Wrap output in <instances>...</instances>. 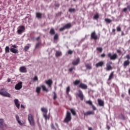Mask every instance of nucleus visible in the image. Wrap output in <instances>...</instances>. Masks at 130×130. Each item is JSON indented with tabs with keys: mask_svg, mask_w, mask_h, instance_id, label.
Listing matches in <instances>:
<instances>
[{
	"mask_svg": "<svg viewBox=\"0 0 130 130\" xmlns=\"http://www.w3.org/2000/svg\"><path fill=\"white\" fill-rule=\"evenodd\" d=\"M0 95L4 96V97H11V94H10L5 88H2L0 89Z\"/></svg>",
	"mask_w": 130,
	"mask_h": 130,
	"instance_id": "f257e3e1",
	"label": "nucleus"
},
{
	"mask_svg": "<svg viewBox=\"0 0 130 130\" xmlns=\"http://www.w3.org/2000/svg\"><path fill=\"white\" fill-rule=\"evenodd\" d=\"M72 120V115L71 114V112H67L66 116L64 119V122L66 123H69L70 121Z\"/></svg>",
	"mask_w": 130,
	"mask_h": 130,
	"instance_id": "f03ea898",
	"label": "nucleus"
},
{
	"mask_svg": "<svg viewBox=\"0 0 130 130\" xmlns=\"http://www.w3.org/2000/svg\"><path fill=\"white\" fill-rule=\"evenodd\" d=\"M0 129L1 130L7 129V124L5 123V120L3 119H0Z\"/></svg>",
	"mask_w": 130,
	"mask_h": 130,
	"instance_id": "7ed1b4c3",
	"label": "nucleus"
},
{
	"mask_svg": "<svg viewBox=\"0 0 130 130\" xmlns=\"http://www.w3.org/2000/svg\"><path fill=\"white\" fill-rule=\"evenodd\" d=\"M108 56L111 59V60H115V59H117L118 57L117 54L116 53H114L112 55L111 53H108Z\"/></svg>",
	"mask_w": 130,
	"mask_h": 130,
	"instance_id": "20e7f679",
	"label": "nucleus"
},
{
	"mask_svg": "<svg viewBox=\"0 0 130 130\" xmlns=\"http://www.w3.org/2000/svg\"><path fill=\"white\" fill-rule=\"evenodd\" d=\"M23 82L22 81L19 82L15 86V90H21L23 87Z\"/></svg>",
	"mask_w": 130,
	"mask_h": 130,
	"instance_id": "39448f33",
	"label": "nucleus"
},
{
	"mask_svg": "<svg viewBox=\"0 0 130 130\" xmlns=\"http://www.w3.org/2000/svg\"><path fill=\"white\" fill-rule=\"evenodd\" d=\"M111 64H112V62L109 61L106 64V71L107 72L109 71H112L113 68L111 67Z\"/></svg>",
	"mask_w": 130,
	"mask_h": 130,
	"instance_id": "423d86ee",
	"label": "nucleus"
},
{
	"mask_svg": "<svg viewBox=\"0 0 130 130\" xmlns=\"http://www.w3.org/2000/svg\"><path fill=\"white\" fill-rule=\"evenodd\" d=\"M91 39H93L94 40H97L99 39L98 36L96 35V32L95 31H92L91 34Z\"/></svg>",
	"mask_w": 130,
	"mask_h": 130,
	"instance_id": "0eeeda50",
	"label": "nucleus"
},
{
	"mask_svg": "<svg viewBox=\"0 0 130 130\" xmlns=\"http://www.w3.org/2000/svg\"><path fill=\"white\" fill-rule=\"evenodd\" d=\"M78 96L80 98L81 101L84 100V94H83V92L81 90H78V93H77Z\"/></svg>",
	"mask_w": 130,
	"mask_h": 130,
	"instance_id": "6e6552de",
	"label": "nucleus"
},
{
	"mask_svg": "<svg viewBox=\"0 0 130 130\" xmlns=\"http://www.w3.org/2000/svg\"><path fill=\"white\" fill-rule=\"evenodd\" d=\"M25 30V26H20L19 29L17 30V33L19 35H21L22 32H24V30Z\"/></svg>",
	"mask_w": 130,
	"mask_h": 130,
	"instance_id": "1a4fd4ad",
	"label": "nucleus"
},
{
	"mask_svg": "<svg viewBox=\"0 0 130 130\" xmlns=\"http://www.w3.org/2000/svg\"><path fill=\"white\" fill-rule=\"evenodd\" d=\"M79 88H80L81 89H82L83 90H86L88 89V85L83 83H81L79 85Z\"/></svg>",
	"mask_w": 130,
	"mask_h": 130,
	"instance_id": "9d476101",
	"label": "nucleus"
},
{
	"mask_svg": "<svg viewBox=\"0 0 130 130\" xmlns=\"http://www.w3.org/2000/svg\"><path fill=\"white\" fill-rule=\"evenodd\" d=\"M28 120L31 125H33V115L31 114H28Z\"/></svg>",
	"mask_w": 130,
	"mask_h": 130,
	"instance_id": "9b49d317",
	"label": "nucleus"
},
{
	"mask_svg": "<svg viewBox=\"0 0 130 130\" xmlns=\"http://www.w3.org/2000/svg\"><path fill=\"white\" fill-rule=\"evenodd\" d=\"M95 112L93 111H88L84 113V116H88V115H94Z\"/></svg>",
	"mask_w": 130,
	"mask_h": 130,
	"instance_id": "f8f14e48",
	"label": "nucleus"
},
{
	"mask_svg": "<svg viewBox=\"0 0 130 130\" xmlns=\"http://www.w3.org/2000/svg\"><path fill=\"white\" fill-rule=\"evenodd\" d=\"M104 66V61H101L95 64V67L96 68H102Z\"/></svg>",
	"mask_w": 130,
	"mask_h": 130,
	"instance_id": "ddd939ff",
	"label": "nucleus"
},
{
	"mask_svg": "<svg viewBox=\"0 0 130 130\" xmlns=\"http://www.w3.org/2000/svg\"><path fill=\"white\" fill-rule=\"evenodd\" d=\"M19 71L20 73H27V68L25 66L21 67L19 68Z\"/></svg>",
	"mask_w": 130,
	"mask_h": 130,
	"instance_id": "4468645a",
	"label": "nucleus"
},
{
	"mask_svg": "<svg viewBox=\"0 0 130 130\" xmlns=\"http://www.w3.org/2000/svg\"><path fill=\"white\" fill-rule=\"evenodd\" d=\"M80 63V58H77L76 60H74L72 62L73 66H78Z\"/></svg>",
	"mask_w": 130,
	"mask_h": 130,
	"instance_id": "2eb2a0df",
	"label": "nucleus"
},
{
	"mask_svg": "<svg viewBox=\"0 0 130 130\" xmlns=\"http://www.w3.org/2000/svg\"><path fill=\"white\" fill-rule=\"evenodd\" d=\"M130 64V61L129 60H126L124 61L123 63V68H126V67H128Z\"/></svg>",
	"mask_w": 130,
	"mask_h": 130,
	"instance_id": "dca6fc26",
	"label": "nucleus"
},
{
	"mask_svg": "<svg viewBox=\"0 0 130 130\" xmlns=\"http://www.w3.org/2000/svg\"><path fill=\"white\" fill-rule=\"evenodd\" d=\"M14 103L15 106L18 108V109H20V104L19 103V100L15 99L14 100Z\"/></svg>",
	"mask_w": 130,
	"mask_h": 130,
	"instance_id": "f3484780",
	"label": "nucleus"
},
{
	"mask_svg": "<svg viewBox=\"0 0 130 130\" xmlns=\"http://www.w3.org/2000/svg\"><path fill=\"white\" fill-rule=\"evenodd\" d=\"M10 51L14 54L19 53V50L15 48H10Z\"/></svg>",
	"mask_w": 130,
	"mask_h": 130,
	"instance_id": "a211bd4d",
	"label": "nucleus"
},
{
	"mask_svg": "<svg viewBox=\"0 0 130 130\" xmlns=\"http://www.w3.org/2000/svg\"><path fill=\"white\" fill-rule=\"evenodd\" d=\"M98 102L100 106H102V107L104 106V101H102V100L99 99L98 100Z\"/></svg>",
	"mask_w": 130,
	"mask_h": 130,
	"instance_id": "6ab92c4d",
	"label": "nucleus"
},
{
	"mask_svg": "<svg viewBox=\"0 0 130 130\" xmlns=\"http://www.w3.org/2000/svg\"><path fill=\"white\" fill-rule=\"evenodd\" d=\"M119 117L120 118V119H121L122 120H125L126 119H127V117H125V116H124V115H123V114L121 113L119 116Z\"/></svg>",
	"mask_w": 130,
	"mask_h": 130,
	"instance_id": "aec40b11",
	"label": "nucleus"
},
{
	"mask_svg": "<svg viewBox=\"0 0 130 130\" xmlns=\"http://www.w3.org/2000/svg\"><path fill=\"white\" fill-rule=\"evenodd\" d=\"M16 119L18 123L20 124V125H23V123L21 122V121L20 120V117H19V115H16L15 116Z\"/></svg>",
	"mask_w": 130,
	"mask_h": 130,
	"instance_id": "412c9836",
	"label": "nucleus"
},
{
	"mask_svg": "<svg viewBox=\"0 0 130 130\" xmlns=\"http://www.w3.org/2000/svg\"><path fill=\"white\" fill-rule=\"evenodd\" d=\"M43 115L45 119V120H49V118H50V115L48 114L47 115V113L46 114H43Z\"/></svg>",
	"mask_w": 130,
	"mask_h": 130,
	"instance_id": "4be33fe9",
	"label": "nucleus"
},
{
	"mask_svg": "<svg viewBox=\"0 0 130 130\" xmlns=\"http://www.w3.org/2000/svg\"><path fill=\"white\" fill-rule=\"evenodd\" d=\"M41 110L42 112H43V114H45L47 113V112H48V110H47L46 108H44V107L41 108Z\"/></svg>",
	"mask_w": 130,
	"mask_h": 130,
	"instance_id": "5701e85b",
	"label": "nucleus"
},
{
	"mask_svg": "<svg viewBox=\"0 0 130 130\" xmlns=\"http://www.w3.org/2000/svg\"><path fill=\"white\" fill-rule=\"evenodd\" d=\"M46 84H47L49 87H51L52 85V80L49 79L48 81H46Z\"/></svg>",
	"mask_w": 130,
	"mask_h": 130,
	"instance_id": "b1692460",
	"label": "nucleus"
},
{
	"mask_svg": "<svg viewBox=\"0 0 130 130\" xmlns=\"http://www.w3.org/2000/svg\"><path fill=\"white\" fill-rule=\"evenodd\" d=\"M114 76V72L113 71L110 74L108 81H110V80H111L112 78H113Z\"/></svg>",
	"mask_w": 130,
	"mask_h": 130,
	"instance_id": "393cba45",
	"label": "nucleus"
},
{
	"mask_svg": "<svg viewBox=\"0 0 130 130\" xmlns=\"http://www.w3.org/2000/svg\"><path fill=\"white\" fill-rule=\"evenodd\" d=\"M36 17L38 19H42V13L40 12H38L36 14Z\"/></svg>",
	"mask_w": 130,
	"mask_h": 130,
	"instance_id": "a878e982",
	"label": "nucleus"
},
{
	"mask_svg": "<svg viewBox=\"0 0 130 130\" xmlns=\"http://www.w3.org/2000/svg\"><path fill=\"white\" fill-rule=\"evenodd\" d=\"M71 27H72V24L71 23H67L66 25H65L64 26V27L65 28V29H70V28H71Z\"/></svg>",
	"mask_w": 130,
	"mask_h": 130,
	"instance_id": "bb28decb",
	"label": "nucleus"
},
{
	"mask_svg": "<svg viewBox=\"0 0 130 130\" xmlns=\"http://www.w3.org/2000/svg\"><path fill=\"white\" fill-rule=\"evenodd\" d=\"M85 67L86 68L87 70H91L92 66H91L90 64L87 63L85 64Z\"/></svg>",
	"mask_w": 130,
	"mask_h": 130,
	"instance_id": "cd10ccee",
	"label": "nucleus"
},
{
	"mask_svg": "<svg viewBox=\"0 0 130 130\" xmlns=\"http://www.w3.org/2000/svg\"><path fill=\"white\" fill-rule=\"evenodd\" d=\"M81 83V81L79 80H76L74 81V82L73 83L74 86H77V85H79V84H80Z\"/></svg>",
	"mask_w": 130,
	"mask_h": 130,
	"instance_id": "c85d7f7f",
	"label": "nucleus"
},
{
	"mask_svg": "<svg viewBox=\"0 0 130 130\" xmlns=\"http://www.w3.org/2000/svg\"><path fill=\"white\" fill-rule=\"evenodd\" d=\"M70 110L71 113H72L73 115H74V116L77 115V113L76 112V111L74 110V109H70Z\"/></svg>",
	"mask_w": 130,
	"mask_h": 130,
	"instance_id": "c756f323",
	"label": "nucleus"
},
{
	"mask_svg": "<svg viewBox=\"0 0 130 130\" xmlns=\"http://www.w3.org/2000/svg\"><path fill=\"white\" fill-rule=\"evenodd\" d=\"M60 55H61V52L57 51L55 53L56 57H58V56H60Z\"/></svg>",
	"mask_w": 130,
	"mask_h": 130,
	"instance_id": "7c9ffc66",
	"label": "nucleus"
},
{
	"mask_svg": "<svg viewBox=\"0 0 130 130\" xmlns=\"http://www.w3.org/2000/svg\"><path fill=\"white\" fill-rule=\"evenodd\" d=\"M93 19V20H98L99 19V14L96 13L95 15H94Z\"/></svg>",
	"mask_w": 130,
	"mask_h": 130,
	"instance_id": "2f4dec72",
	"label": "nucleus"
},
{
	"mask_svg": "<svg viewBox=\"0 0 130 130\" xmlns=\"http://www.w3.org/2000/svg\"><path fill=\"white\" fill-rule=\"evenodd\" d=\"M50 34L51 35H54L55 34V30H54V29L51 28L50 30Z\"/></svg>",
	"mask_w": 130,
	"mask_h": 130,
	"instance_id": "473e14b6",
	"label": "nucleus"
},
{
	"mask_svg": "<svg viewBox=\"0 0 130 130\" xmlns=\"http://www.w3.org/2000/svg\"><path fill=\"white\" fill-rule=\"evenodd\" d=\"M5 52L6 53H10V47L6 46L5 48Z\"/></svg>",
	"mask_w": 130,
	"mask_h": 130,
	"instance_id": "72a5a7b5",
	"label": "nucleus"
},
{
	"mask_svg": "<svg viewBox=\"0 0 130 130\" xmlns=\"http://www.w3.org/2000/svg\"><path fill=\"white\" fill-rule=\"evenodd\" d=\"M85 103L86 104H88V105H90L91 106H92L93 105V103L91 101H86L85 102Z\"/></svg>",
	"mask_w": 130,
	"mask_h": 130,
	"instance_id": "f704fd0d",
	"label": "nucleus"
},
{
	"mask_svg": "<svg viewBox=\"0 0 130 130\" xmlns=\"http://www.w3.org/2000/svg\"><path fill=\"white\" fill-rule=\"evenodd\" d=\"M41 87L43 89V91H46V92H48V89L46 88V87L45 86V85H42Z\"/></svg>",
	"mask_w": 130,
	"mask_h": 130,
	"instance_id": "c9c22d12",
	"label": "nucleus"
},
{
	"mask_svg": "<svg viewBox=\"0 0 130 130\" xmlns=\"http://www.w3.org/2000/svg\"><path fill=\"white\" fill-rule=\"evenodd\" d=\"M41 45V42H38L35 46V48H39L40 47V46Z\"/></svg>",
	"mask_w": 130,
	"mask_h": 130,
	"instance_id": "e433bc0d",
	"label": "nucleus"
},
{
	"mask_svg": "<svg viewBox=\"0 0 130 130\" xmlns=\"http://www.w3.org/2000/svg\"><path fill=\"white\" fill-rule=\"evenodd\" d=\"M70 91H71V87L70 86H68L66 90V93L69 95V93H70Z\"/></svg>",
	"mask_w": 130,
	"mask_h": 130,
	"instance_id": "4c0bfd02",
	"label": "nucleus"
},
{
	"mask_svg": "<svg viewBox=\"0 0 130 130\" xmlns=\"http://www.w3.org/2000/svg\"><path fill=\"white\" fill-rule=\"evenodd\" d=\"M41 90V88L39 87H37L36 88V92H37L38 94H39L40 93V91Z\"/></svg>",
	"mask_w": 130,
	"mask_h": 130,
	"instance_id": "58836bf2",
	"label": "nucleus"
},
{
	"mask_svg": "<svg viewBox=\"0 0 130 130\" xmlns=\"http://www.w3.org/2000/svg\"><path fill=\"white\" fill-rule=\"evenodd\" d=\"M96 50H98V51H99V52H102V51H103V48H102V47H98L96 48Z\"/></svg>",
	"mask_w": 130,
	"mask_h": 130,
	"instance_id": "ea45409f",
	"label": "nucleus"
},
{
	"mask_svg": "<svg viewBox=\"0 0 130 130\" xmlns=\"http://www.w3.org/2000/svg\"><path fill=\"white\" fill-rule=\"evenodd\" d=\"M105 22H106L107 23H111V22H112V21L111 19H109L108 18H106L105 19Z\"/></svg>",
	"mask_w": 130,
	"mask_h": 130,
	"instance_id": "a19ab883",
	"label": "nucleus"
},
{
	"mask_svg": "<svg viewBox=\"0 0 130 130\" xmlns=\"http://www.w3.org/2000/svg\"><path fill=\"white\" fill-rule=\"evenodd\" d=\"M76 11V9H75L74 8H70L69 9V12H70V13H74V12Z\"/></svg>",
	"mask_w": 130,
	"mask_h": 130,
	"instance_id": "79ce46f5",
	"label": "nucleus"
},
{
	"mask_svg": "<svg viewBox=\"0 0 130 130\" xmlns=\"http://www.w3.org/2000/svg\"><path fill=\"white\" fill-rule=\"evenodd\" d=\"M58 39V34H56L54 36V40H57Z\"/></svg>",
	"mask_w": 130,
	"mask_h": 130,
	"instance_id": "37998d69",
	"label": "nucleus"
},
{
	"mask_svg": "<svg viewBox=\"0 0 130 130\" xmlns=\"http://www.w3.org/2000/svg\"><path fill=\"white\" fill-rule=\"evenodd\" d=\"M53 93L54 94L53 100H56V98H57V96L56 95V93H55V92H54V91Z\"/></svg>",
	"mask_w": 130,
	"mask_h": 130,
	"instance_id": "c03bdc74",
	"label": "nucleus"
},
{
	"mask_svg": "<svg viewBox=\"0 0 130 130\" xmlns=\"http://www.w3.org/2000/svg\"><path fill=\"white\" fill-rule=\"evenodd\" d=\"M116 30L117 32H120L121 31V27H120V26H117L116 27Z\"/></svg>",
	"mask_w": 130,
	"mask_h": 130,
	"instance_id": "a18cd8bd",
	"label": "nucleus"
},
{
	"mask_svg": "<svg viewBox=\"0 0 130 130\" xmlns=\"http://www.w3.org/2000/svg\"><path fill=\"white\" fill-rule=\"evenodd\" d=\"M51 128H52V129L56 130V128H55V127H54V125L52 123H51Z\"/></svg>",
	"mask_w": 130,
	"mask_h": 130,
	"instance_id": "49530a36",
	"label": "nucleus"
},
{
	"mask_svg": "<svg viewBox=\"0 0 130 130\" xmlns=\"http://www.w3.org/2000/svg\"><path fill=\"white\" fill-rule=\"evenodd\" d=\"M33 81H34L35 82H36V81H38V77L37 76H35L33 79Z\"/></svg>",
	"mask_w": 130,
	"mask_h": 130,
	"instance_id": "de8ad7c7",
	"label": "nucleus"
},
{
	"mask_svg": "<svg viewBox=\"0 0 130 130\" xmlns=\"http://www.w3.org/2000/svg\"><path fill=\"white\" fill-rule=\"evenodd\" d=\"M29 46H26L24 47V50L25 51H27V50H28V49H29Z\"/></svg>",
	"mask_w": 130,
	"mask_h": 130,
	"instance_id": "09e8293b",
	"label": "nucleus"
},
{
	"mask_svg": "<svg viewBox=\"0 0 130 130\" xmlns=\"http://www.w3.org/2000/svg\"><path fill=\"white\" fill-rule=\"evenodd\" d=\"M115 31H116V29L115 28H113L112 30V33H113V35H115L116 33H115Z\"/></svg>",
	"mask_w": 130,
	"mask_h": 130,
	"instance_id": "8fccbe9b",
	"label": "nucleus"
},
{
	"mask_svg": "<svg viewBox=\"0 0 130 130\" xmlns=\"http://www.w3.org/2000/svg\"><path fill=\"white\" fill-rule=\"evenodd\" d=\"M73 70H75V67L71 68L69 69V72L72 73V72H73Z\"/></svg>",
	"mask_w": 130,
	"mask_h": 130,
	"instance_id": "3c124183",
	"label": "nucleus"
},
{
	"mask_svg": "<svg viewBox=\"0 0 130 130\" xmlns=\"http://www.w3.org/2000/svg\"><path fill=\"white\" fill-rule=\"evenodd\" d=\"M68 54H73V51L69 50L68 52Z\"/></svg>",
	"mask_w": 130,
	"mask_h": 130,
	"instance_id": "603ef678",
	"label": "nucleus"
},
{
	"mask_svg": "<svg viewBox=\"0 0 130 130\" xmlns=\"http://www.w3.org/2000/svg\"><path fill=\"white\" fill-rule=\"evenodd\" d=\"M59 31H63V30H66V28H65L64 26H63V27L59 28Z\"/></svg>",
	"mask_w": 130,
	"mask_h": 130,
	"instance_id": "864d4df0",
	"label": "nucleus"
},
{
	"mask_svg": "<svg viewBox=\"0 0 130 130\" xmlns=\"http://www.w3.org/2000/svg\"><path fill=\"white\" fill-rule=\"evenodd\" d=\"M126 58H127V60H129V59H130V55H127L126 56Z\"/></svg>",
	"mask_w": 130,
	"mask_h": 130,
	"instance_id": "5fc2aeb1",
	"label": "nucleus"
},
{
	"mask_svg": "<svg viewBox=\"0 0 130 130\" xmlns=\"http://www.w3.org/2000/svg\"><path fill=\"white\" fill-rule=\"evenodd\" d=\"M105 56H106V55L105 53H103L101 55V57L102 58H104Z\"/></svg>",
	"mask_w": 130,
	"mask_h": 130,
	"instance_id": "6e6d98bb",
	"label": "nucleus"
},
{
	"mask_svg": "<svg viewBox=\"0 0 130 130\" xmlns=\"http://www.w3.org/2000/svg\"><path fill=\"white\" fill-rule=\"evenodd\" d=\"M91 106L92 107L93 110H96L97 108H96V107H94V106L93 105H92Z\"/></svg>",
	"mask_w": 130,
	"mask_h": 130,
	"instance_id": "4d7b16f0",
	"label": "nucleus"
},
{
	"mask_svg": "<svg viewBox=\"0 0 130 130\" xmlns=\"http://www.w3.org/2000/svg\"><path fill=\"white\" fill-rule=\"evenodd\" d=\"M127 11V8H125L123 9V12H124V13H125V12H126Z\"/></svg>",
	"mask_w": 130,
	"mask_h": 130,
	"instance_id": "13d9d810",
	"label": "nucleus"
},
{
	"mask_svg": "<svg viewBox=\"0 0 130 130\" xmlns=\"http://www.w3.org/2000/svg\"><path fill=\"white\" fill-rule=\"evenodd\" d=\"M55 7H56L57 8H59V4H55Z\"/></svg>",
	"mask_w": 130,
	"mask_h": 130,
	"instance_id": "bf43d9fd",
	"label": "nucleus"
},
{
	"mask_svg": "<svg viewBox=\"0 0 130 130\" xmlns=\"http://www.w3.org/2000/svg\"><path fill=\"white\" fill-rule=\"evenodd\" d=\"M12 47H13V48H17V46L16 45H13Z\"/></svg>",
	"mask_w": 130,
	"mask_h": 130,
	"instance_id": "052dcab7",
	"label": "nucleus"
},
{
	"mask_svg": "<svg viewBox=\"0 0 130 130\" xmlns=\"http://www.w3.org/2000/svg\"><path fill=\"white\" fill-rule=\"evenodd\" d=\"M127 10H128V11L130 12V5H128L127 6Z\"/></svg>",
	"mask_w": 130,
	"mask_h": 130,
	"instance_id": "680f3d73",
	"label": "nucleus"
},
{
	"mask_svg": "<svg viewBox=\"0 0 130 130\" xmlns=\"http://www.w3.org/2000/svg\"><path fill=\"white\" fill-rule=\"evenodd\" d=\"M117 52L118 53H121V50H117Z\"/></svg>",
	"mask_w": 130,
	"mask_h": 130,
	"instance_id": "e2e57ef3",
	"label": "nucleus"
},
{
	"mask_svg": "<svg viewBox=\"0 0 130 130\" xmlns=\"http://www.w3.org/2000/svg\"><path fill=\"white\" fill-rule=\"evenodd\" d=\"M107 128L108 130L110 129V127L109 125H107Z\"/></svg>",
	"mask_w": 130,
	"mask_h": 130,
	"instance_id": "0e129e2a",
	"label": "nucleus"
},
{
	"mask_svg": "<svg viewBox=\"0 0 130 130\" xmlns=\"http://www.w3.org/2000/svg\"><path fill=\"white\" fill-rule=\"evenodd\" d=\"M7 81H8V83H10V82H11V79L8 78V80H7Z\"/></svg>",
	"mask_w": 130,
	"mask_h": 130,
	"instance_id": "69168bd1",
	"label": "nucleus"
},
{
	"mask_svg": "<svg viewBox=\"0 0 130 130\" xmlns=\"http://www.w3.org/2000/svg\"><path fill=\"white\" fill-rule=\"evenodd\" d=\"M21 108H25V106H24V105H21Z\"/></svg>",
	"mask_w": 130,
	"mask_h": 130,
	"instance_id": "338daca9",
	"label": "nucleus"
},
{
	"mask_svg": "<svg viewBox=\"0 0 130 130\" xmlns=\"http://www.w3.org/2000/svg\"><path fill=\"white\" fill-rule=\"evenodd\" d=\"M88 130H92V127H88Z\"/></svg>",
	"mask_w": 130,
	"mask_h": 130,
	"instance_id": "774afa93",
	"label": "nucleus"
}]
</instances>
